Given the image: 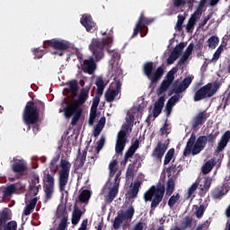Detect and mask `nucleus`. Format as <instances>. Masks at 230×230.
Masks as SVG:
<instances>
[{"instance_id": "obj_1", "label": "nucleus", "mask_w": 230, "mask_h": 230, "mask_svg": "<svg viewBox=\"0 0 230 230\" xmlns=\"http://www.w3.org/2000/svg\"><path fill=\"white\" fill-rule=\"evenodd\" d=\"M173 191H175V181H173L172 178H169L166 188L164 183L158 181L156 186L152 185L149 190L145 192L144 199L146 202H151V209H155V208L163 202L164 192L166 197H172Z\"/></svg>"}, {"instance_id": "obj_2", "label": "nucleus", "mask_w": 230, "mask_h": 230, "mask_svg": "<svg viewBox=\"0 0 230 230\" xmlns=\"http://www.w3.org/2000/svg\"><path fill=\"white\" fill-rule=\"evenodd\" d=\"M89 91H91V85L85 86L81 89L79 96L75 102H66V106L64 108L65 118L69 119L72 116L71 125H76L82 118V108L81 105H84L89 98Z\"/></svg>"}, {"instance_id": "obj_3", "label": "nucleus", "mask_w": 230, "mask_h": 230, "mask_svg": "<svg viewBox=\"0 0 230 230\" xmlns=\"http://www.w3.org/2000/svg\"><path fill=\"white\" fill-rule=\"evenodd\" d=\"M59 163V170L58 165H57V163ZM49 168L51 173L57 174V172H58V188L59 191L63 193V191H66V186H67V182H69V173L71 172V163L67 159H61L60 160V155H57L52 158L49 164Z\"/></svg>"}, {"instance_id": "obj_4", "label": "nucleus", "mask_w": 230, "mask_h": 230, "mask_svg": "<svg viewBox=\"0 0 230 230\" xmlns=\"http://www.w3.org/2000/svg\"><path fill=\"white\" fill-rule=\"evenodd\" d=\"M46 112V104L42 101H29L22 113V120L25 125H35L39 123L40 116H44Z\"/></svg>"}, {"instance_id": "obj_5", "label": "nucleus", "mask_w": 230, "mask_h": 230, "mask_svg": "<svg viewBox=\"0 0 230 230\" xmlns=\"http://www.w3.org/2000/svg\"><path fill=\"white\" fill-rule=\"evenodd\" d=\"M206 145H208V137L206 136H200L197 138L195 133H192L183 150V156L188 157L190 154L199 155L206 148Z\"/></svg>"}, {"instance_id": "obj_6", "label": "nucleus", "mask_w": 230, "mask_h": 230, "mask_svg": "<svg viewBox=\"0 0 230 230\" xmlns=\"http://www.w3.org/2000/svg\"><path fill=\"white\" fill-rule=\"evenodd\" d=\"M220 85H222V84H220L218 81H216L214 83H208L200 87L194 93V102H200L202 100H206V98H212V96L217 94V91L220 89Z\"/></svg>"}, {"instance_id": "obj_7", "label": "nucleus", "mask_w": 230, "mask_h": 230, "mask_svg": "<svg viewBox=\"0 0 230 230\" xmlns=\"http://www.w3.org/2000/svg\"><path fill=\"white\" fill-rule=\"evenodd\" d=\"M109 44H112V38L111 37L102 40L93 38L92 40L89 45V49L93 52V57H95V60L100 61L103 58V49H105Z\"/></svg>"}, {"instance_id": "obj_8", "label": "nucleus", "mask_w": 230, "mask_h": 230, "mask_svg": "<svg viewBox=\"0 0 230 230\" xmlns=\"http://www.w3.org/2000/svg\"><path fill=\"white\" fill-rule=\"evenodd\" d=\"M152 22H154V19L146 18L145 16V11H142L134 28L132 37H137L139 33L142 35V37L146 36V34L148 33L147 26H150Z\"/></svg>"}, {"instance_id": "obj_9", "label": "nucleus", "mask_w": 230, "mask_h": 230, "mask_svg": "<svg viewBox=\"0 0 230 230\" xmlns=\"http://www.w3.org/2000/svg\"><path fill=\"white\" fill-rule=\"evenodd\" d=\"M55 175L53 173L49 172H45L43 181H44V185H43V190L45 193V199L51 200L53 198V193H55Z\"/></svg>"}, {"instance_id": "obj_10", "label": "nucleus", "mask_w": 230, "mask_h": 230, "mask_svg": "<svg viewBox=\"0 0 230 230\" xmlns=\"http://www.w3.org/2000/svg\"><path fill=\"white\" fill-rule=\"evenodd\" d=\"M179 71V68L177 66L172 67L166 75L165 79L163 80L160 86L156 90V94L158 96H161V94H164V93H166L168 89H170V85L173 84V81L175 80V75Z\"/></svg>"}, {"instance_id": "obj_11", "label": "nucleus", "mask_w": 230, "mask_h": 230, "mask_svg": "<svg viewBox=\"0 0 230 230\" xmlns=\"http://www.w3.org/2000/svg\"><path fill=\"white\" fill-rule=\"evenodd\" d=\"M133 124H129L128 123L125 126V129L119 131L118 133V137H117V142H116V146H115V152L116 154H121V152H123V150H125V146L127 145V132H132V128Z\"/></svg>"}, {"instance_id": "obj_12", "label": "nucleus", "mask_w": 230, "mask_h": 230, "mask_svg": "<svg viewBox=\"0 0 230 230\" xmlns=\"http://www.w3.org/2000/svg\"><path fill=\"white\" fill-rule=\"evenodd\" d=\"M135 212L134 207H130L126 211L118 213L113 221V229H119L121 227V224H123L125 220H132Z\"/></svg>"}, {"instance_id": "obj_13", "label": "nucleus", "mask_w": 230, "mask_h": 230, "mask_svg": "<svg viewBox=\"0 0 230 230\" xmlns=\"http://www.w3.org/2000/svg\"><path fill=\"white\" fill-rule=\"evenodd\" d=\"M121 93V81L116 80L105 93V100L108 103H112L116 96Z\"/></svg>"}, {"instance_id": "obj_14", "label": "nucleus", "mask_w": 230, "mask_h": 230, "mask_svg": "<svg viewBox=\"0 0 230 230\" xmlns=\"http://www.w3.org/2000/svg\"><path fill=\"white\" fill-rule=\"evenodd\" d=\"M11 170L13 173H18V179H21L24 175V172L28 170V164L24 159L13 158V164H11Z\"/></svg>"}, {"instance_id": "obj_15", "label": "nucleus", "mask_w": 230, "mask_h": 230, "mask_svg": "<svg viewBox=\"0 0 230 230\" xmlns=\"http://www.w3.org/2000/svg\"><path fill=\"white\" fill-rule=\"evenodd\" d=\"M46 44L58 51H67V49L69 48V42L57 39L49 40L44 42V46H46Z\"/></svg>"}, {"instance_id": "obj_16", "label": "nucleus", "mask_w": 230, "mask_h": 230, "mask_svg": "<svg viewBox=\"0 0 230 230\" xmlns=\"http://www.w3.org/2000/svg\"><path fill=\"white\" fill-rule=\"evenodd\" d=\"M166 150H168V146L165 143L158 142L155 149L152 153V157L155 159V161H161L163 160V157H164V154H166Z\"/></svg>"}, {"instance_id": "obj_17", "label": "nucleus", "mask_w": 230, "mask_h": 230, "mask_svg": "<svg viewBox=\"0 0 230 230\" xmlns=\"http://www.w3.org/2000/svg\"><path fill=\"white\" fill-rule=\"evenodd\" d=\"M191 82H193V78L188 76L185 77L178 86H174L172 91L176 96H181L180 94H182V93H184V91H186L188 87L191 85Z\"/></svg>"}, {"instance_id": "obj_18", "label": "nucleus", "mask_w": 230, "mask_h": 230, "mask_svg": "<svg viewBox=\"0 0 230 230\" xmlns=\"http://www.w3.org/2000/svg\"><path fill=\"white\" fill-rule=\"evenodd\" d=\"M82 70L88 75H94V71H96L94 58L91 57L88 59H84L82 65Z\"/></svg>"}, {"instance_id": "obj_19", "label": "nucleus", "mask_w": 230, "mask_h": 230, "mask_svg": "<svg viewBox=\"0 0 230 230\" xmlns=\"http://www.w3.org/2000/svg\"><path fill=\"white\" fill-rule=\"evenodd\" d=\"M229 188L228 183H223L222 186L216 187L212 191V197L216 199H221L229 193Z\"/></svg>"}, {"instance_id": "obj_20", "label": "nucleus", "mask_w": 230, "mask_h": 230, "mask_svg": "<svg viewBox=\"0 0 230 230\" xmlns=\"http://www.w3.org/2000/svg\"><path fill=\"white\" fill-rule=\"evenodd\" d=\"M164 102H166V98L164 96H161L155 102V106L153 109V117L158 118L159 115L163 112V109L164 108Z\"/></svg>"}, {"instance_id": "obj_21", "label": "nucleus", "mask_w": 230, "mask_h": 230, "mask_svg": "<svg viewBox=\"0 0 230 230\" xmlns=\"http://www.w3.org/2000/svg\"><path fill=\"white\" fill-rule=\"evenodd\" d=\"M229 141H230V131L227 130L221 137V138L217 144L216 152L217 154H220V152H223V150L226 148V146H227V143H229Z\"/></svg>"}, {"instance_id": "obj_22", "label": "nucleus", "mask_w": 230, "mask_h": 230, "mask_svg": "<svg viewBox=\"0 0 230 230\" xmlns=\"http://www.w3.org/2000/svg\"><path fill=\"white\" fill-rule=\"evenodd\" d=\"M82 26L85 27L86 31H91L96 23L93 21V16L90 14H84L80 21Z\"/></svg>"}, {"instance_id": "obj_23", "label": "nucleus", "mask_w": 230, "mask_h": 230, "mask_svg": "<svg viewBox=\"0 0 230 230\" xmlns=\"http://www.w3.org/2000/svg\"><path fill=\"white\" fill-rule=\"evenodd\" d=\"M208 119V116L206 111H201L197 114V116L194 118L193 123H192V128L195 130L200 127L203 123H206V120Z\"/></svg>"}, {"instance_id": "obj_24", "label": "nucleus", "mask_w": 230, "mask_h": 230, "mask_svg": "<svg viewBox=\"0 0 230 230\" xmlns=\"http://www.w3.org/2000/svg\"><path fill=\"white\" fill-rule=\"evenodd\" d=\"M164 75V68H163V66H158L157 69L153 74H151V76L147 78H149V80H151V84H157V81L160 78H163Z\"/></svg>"}, {"instance_id": "obj_25", "label": "nucleus", "mask_w": 230, "mask_h": 230, "mask_svg": "<svg viewBox=\"0 0 230 230\" xmlns=\"http://www.w3.org/2000/svg\"><path fill=\"white\" fill-rule=\"evenodd\" d=\"M106 121H107V119H105V117H102L99 119L98 123L96 124V126L93 128V135L94 137H98V136H100V134H102V130H103Z\"/></svg>"}, {"instance_id": "obj_26", "label": "nucleus", "mask_w": 230, "mask_h": 230, "mask_svg": "<svg viewBox=\"0 0 230 230\" xmlns=\"http://www.w3.org/2000/svg\"><path fill=\"white\" fill-rule=\"evenodd\" d=\"M95 85L97 87L96 94H98V96H102L103 94V91H105V86L107 85V84H105V81H103L102 76H98L96 78Z\"/></svg>"}, {"instance_id": "obj_27", "label": "nucleus", "mask_w": 230, "mask_h": 230, "mask_svg": "<svg viewBox=\"0 0 230 230\" xmlns=\"http://www.w3.org/2000/svg\"><path fill=\"white\" fill-rule=\"evenodd\" d=\"M82 215H84L82 210L78 207L75 206L74 211L72 213L73 226H76L78 224V222H80V218H82Z\"/></svg>"}, {"instance_id": "obj_28", "label": "nucleus", "mask_w": 230, "mask_h": 230, "mask_svg": "<svg viewBox=\"0 0 230 230\" xmlns=\"http://www.w3.org/2000/svg\"><path fill=\"white\" fill-rule=\"evenodd\" d=\"M57 218H59V220H64V218L67 219V209L66 208V206L59 205L57 209L56 213Z\"/></svg>"}, {"instance_id": "obj_29", "label": "nucleus", "mask_w": 230, "mask_h": 230, "mask_svg": "<svg viewBox=\"0 0 230 230\" xmlns=\"http://www.w3.org/2000/svg\"><path fill=\"white\" fill-rule=\"evenodd\" d=\"M119 190V186L118 185H113L112 188L110 190L108 198H107V202L109 204H111V202H112V200L116 199Z\"/></svg>"}, {"instance_id": "obj_30", "label": "nucleus", "mask_w": 230, "mask_h": 230, "mask_svg": "<svg viewBox=\"0 0 230 230\" xmlns=\"http://www.w3.org/2000/svg\"><path fill=\"white\" fill-rule=\"evenodd\" d=\"M141 187V182L137 181L134 182L132 189L129 191V199H136L139 193V188Z\"/></svg>"}, {"instance_id": "obj_31", "label": "nucleus", "mask_w": 230, "mask_h": 230, "mask_svg": "<svg viewBox=\"0 0 230 230\" xmlns=\"http://www.w3.org/2000/svg\"><path fill=\"white\" fill-rule=\"evenodd\" d=\"M215 164H217V163L215 162V160L211 159L208 160L205 165L202 168V173L204 175H208V173H209V172H211V170H213Z\"/></svg>"}, {"instance_id": "obj_32", "label": "nucleus", "mask_w": 230, "mask_h": 230, "mask_svg": "<svg viewBox=\"0 0 230 230\" xmlns=\"http://www.w3.org/2000/svg\"><path fill=\"white\" fill-rule=\"evenodd\" d=\"M134 154H136V151L128 147V151L125 153L124 160L120 164H122V166H127V163H128V161L134 157Z\"/></svg>"}, {"instance_id": "obj_33", "label": "nucleus", "mask_w": 230, "mask_h": 230, "mask_svg": "<svg viewBox=\"0 0 230 230\" xmlns=\"http://www.w3.org/2000/svg\"><path fill=\"white\" fill-rule=\"evenodd\" d=\"M200 192L202 195H206L207 191H209V188H211V178H206L204 181V184L199 185Z\"/></svg>"}, {"instance_id": "obj_34", "label": "nucleus", "mask_w": 230, "mask_h": 230, "mask_svg": "<svg viewBox=\"0 0 230 230\" xmlns=\"http://www.w3.org/2000/svg\"><path fill=\"white\" fill-rule=\"evenodd\" d=\"M152 71H154V62H146L144 65V74L147 78L152 76Z\"/></svg>"}, {"instance_id": "obj_35", "label": "nucleus", "mask_w": 230, "mask_h": 230, "mask_svg": "<svg viewBox=\"0 0 230 230\" xmlns=\"http://www.w3.org/2000/svg\"><path fill=\"white\" fill-rule=\"evenodd\" d=\"M207 42L210 49H215L218 46V42H220V39L217 36H211Z\"/></svg>"}, {"instance_id": "obj_36", "label": "nucleus", "mask_w": 230, "mask_h": 230, "mask_svg": "<svg viewBox=\"0 0 230 230\" xmlns=\"http://www.w3.org/2000/svg\"><path fill=\"white\" fill-rule=\"evenodd\" d=\"M174 156H175V149L173 148L169 149L164 156V165L166 166V164H170V162L173 159Z\"/></svg>"}, {"instance_id": "obj_37", "label": "nucleus", "mask_w": 230, "mask_h": 230, "mask_svg": "<svg viewBox=\"0 0 230 230\" xmlns=\"http://www.w3.org/2000/svg\"><path fill=\"white\" fill-rule=\"evenodd\" d=\"M84 164H85L84 162H80L78 160H76L74 164L75 172L78 174V179H80V177H82L84 173H85V172L80 171L81 168H84Z\"/></svg>"}, {"instance_id": "obj_38", "label": "nucleus", "mask_w": 230, "mask_h": 230, "mask_svg": "<svg viewBox=\"0 0 230 230\" xmlns=\"http://www.w3.org/2000/svg\"><path fill=\"white\" fill-rule=\"evenodd\" d=\"M89 199H91V190H84L79 195V202H89Z\"/></svg>"}, {"instance_id": "obj_39", "label": "nucleus", "mask_w": 230, "mask_h": 230, "mask_svg": "<svg viewBox=\"0 0 230 230\" xmlns=\"http://www.w3.org/2000/svg\"><path fill=\"white\" fill-rule=\"evenodd\" d=\"M219 134H220V131H218V129L212 130V132L208 136H206L207 143H210V144L215 143V141H217V137H218Z\"/></svg>"}, {"instance_id": "obj_40", "label": "nucleus", "mask_w": 230, "mask_h": 230, "mask_svg": "<svg viewBox=\"0 0 230 230\" xmlns=\"http://www.w3.org/2000/svg\"><path fill=\"white\" fill-rule=\"evenodd\" d=\"M229 103H230V93L229 92H225L224 97L222 99L221 104L218 107V109H221L222 107V109L225 111L226 107L229 105Z\"/></svg>"}, {"instance_id": "obj_41", "label": "nucleus", "mask_w": 230, "mask_h": 230, "mask_svg": "<svg viewBox=\"0 0 230 230\" xmlns=\"http://www.w3.org/2000/svg\"><path fill=\"white\" fill-rule=\"evenodd\" d=\"M97 112H98L97 108H91L90 116H89V119H88V124L90 125V127H93L94 125V120L96 119Z\"/></svg>"}, {"instance_id": "obj_42", "label": "nucleus", "mask_w": 230, "mask_h": 230, "mask_svg": "<svg viewBox=\"0 0 230 230\" xmlns=\"http://www.w3.org/2000/svg\"><path fill=\"white\" fill-rule=\"evenodd\" d=\"M179 200H181V194L176 193V194H173L172 196H171L167 204H168L169 208H173V206H175V204H177V202H179Z\"/></svg>"}, {"instance_id": "obj_43", "label": "nucleus", "mask_w": 230, "mask_h": 230, "mask_svg": "<svg viewBox=\"0 0 230 230\" xmlns=\"http://www.w3.org/2000/svg\"><path fill=\"white\" fill-rule=\"evenodd\" d=\"M184 21H186V17H184L182 14H179L175 26V30H177V31H182V24H184Z\"/></svg>"}, {"instance_id": "obj_44", "label": "nucleus", "mask_w": 230, "mask_h": 230, "mask_svg": "<svg viewBox=\"0 0 230 230\" xmlns=\"http://www.w3.org/2000/svg\"><path fill=\"white\" fill-rule=\"evenodd\" d=\"M181 225H182L183 229H188V227H191V226L193 225V217H191L190 216H186L183 218Z\"/></svg>"}, {"instance_id": "obj_45", "label": "nucleus", "mask_w": 230, "mask_h": 230, "mask_svg": "<svg viewBox=\"0 0 230 230\" xmlns=\"http://www.w3.org/2000/svg\"><path fill=\"white\" fill-rule=\"evenodd\" d=\"M69 90L72 94H76L78 93V82L76 80H72L68 83Z\"/></svg>"}, {"instance_id": "obj_46", "label": "nucleus", "mask_w": 230, "mask_h": 230, "mask_svg": "<svg viewBox=\"0 0 230 230\" xmlns=\"http://www.w3.org/2000/svg\"><path fill=\"white\" fill-rule=\"evenodd\" d=\"M168 134H170V124H168V119H166L160 128V136H168Z\"/></svg>"}, {"instance_id": "obj_47", "label": "nucleus", "mask_w": 230, "mask_h": 230, "mask_svg": "<svg viewBox=\"0 0 230 230\" xmlns=\"http://www.w3.org/2000/svg\"><path fill=\"white\" fill-rule=\"evenodd\" d=\"M15 193V184L7 186L4 191V197H11Z\"/></svg>"}, {"instance_id": "obj_48", "label": "nucleus", "mask_w": 230, "mask_h": 230, "mask_svg": "<svg viewBox=\"0 0 230 230\" xmlns=\"http://www.w3.org/2000/svg\"><path fill=\"white\" fill-rule=\"evenodd\" d=\"M6 222H8V212L4 210L0 212V227L6 226Z\"/></svg>"}, {"instance_id": "obj_49", "label": "nucleus", "mask_w": 230, "mask_h": 230, "mask_svg": "<svg viewBox=\"0 0 230 230\" xmlns=\"http://www.w3.org/2000/svg\"><path fill=\"white\" fill-rule=\"evenodd\" d=\"M87 150H88V148L85 147L84 150L82 153H80V149H78V155H77L76 161L85 163V161L87 159Z\"/></svg>"}, {"instance_id": "obj_50", "label": "nucleus", "mask_w": 230, "mask_h": 230, "mask_svg": "<svg viewBox=\"0 0 230 230\" xmlns=\"http://www.w3.org/2000/svg\"><path fill=\"white\" fill-rule=\"evenodd\" d=\"M184 48H186V43L181 42L175 46V48L172 49V53H176V55L181 57V52L182 51V49H184Z\"/></svg>"}, {"instance_id": "obj_51", "label": "nucleus", "mask_w": 230, "mask_h": 230, "mask_svg": "<svg viewBox=\"0 0 230 230\" xmlns=\"http://www.w3.org/2000/svg\"><path fill=\"white\" fill-rule=\"evenodd\" d=\"M39 182H40V177L39 176V174H33L32 175V179L31 181V184H30V188H35L39 185Z\"/></svg>"}, {"instance_id": "obj_52", "label": "nucleus", "mask_w": 230, "mask_h": 230, "mask_svg": "<svg viewBox=\"0 0 230 230\" xmlns=\"http://www.w3.org/2000/svg\"><path fill=\"white\" fill-rule=\"evenodd\" d=\"M4 230H17V221H10L4 226Z\"/></svg>"}, {"instance_id": "obj_53", "label": "nucleus", "mask_w": 230, "mask_h": 230, "mask_svg": "<svg viewBox=\"0 0 230 230\" xmlns=\"http://www.w3.org/2000/svg\"><path fill=\"white\" fill-rule=\"evenodd\" d=\"M179 100H181V95H173L168 100L167 105H170L171 107H175V104L177 103V102H179Z\"/></svg>"}, {"instance_id": "obj_54", "label": "nucleus", "mask_w": 230, "mask_h": 230, "mask_svg": "<svg viewBox=\"0 0 230 230\" xmlns=\"http://www.w3.org/2000/svg\"><path fill=\"white\" fill-rule=\"evenodd\" d=\"M177 58H179V55L176 54V52L172 51L167 58V64L169 66H172V64H173V62H175V60H177Z\"/></svg>"}, {"instance_id": "obj_55", "label": "nucleus", "mask_w": 230, "mask_h": 230, "mask_svg": "<svg viewBox=\"0 0 230 230\" xmlns=\"http://www.w3.org/2000/svg\"><path fill=\"white\" fill-rule=\"evenodd\" d=\"M204 213H206V208L204 205H199V207L196 209L195 215L198 218L204 217Z\"/></svg>"}, {"instance_id": "obj_56", "label": "nucleus", "mask_w": 230, "mask_h": 230, "mask_svg": "<svg viewBox=\"0 0 230 230\" xmlns=\"http://www.w3.org/2000/svg\"><path fill=\"white\" fill-rule=\"evenodd\" d=\"M223 51H224V45H220L213 55V60H216V61L218 60Z\"/></svg>"}, {"instance_id": "obj_57", "label": "nucleus", "mask_w": 230, "mask_h": 230, "mask_svg": "<svg viewBox=\"0 0 230 230\" xmlns=\"http://www.w3.org/2000/svg\"><path fill=\"white\" fill-rule=\"evenodd\" d=\"M100 98H102V95H98V93H96V96L93 100V104L91 108L98 109V105H100Z\"/></svg>"}, {"instance_id": "obj_58", "label": "nucleus", "mask_w": 230, "mask_h": 230, "mask_svg": "<svg viewBox=\"0 0 230 230\" xmlns=\"http://www.w3.org/2000/svg\"><path fill=\"white\" fill-rule=\"evenodd\" d=\"M33 55L35 58H42V57H44V50L40 49H34Z\"/></svg>"}, {"instance_id": "obj_59", "label": "nucleus", "mask_w": 230, "mask_h": 230, "mask_svg": "<svg viewBox=\"0 0 230 230\" xmlns=\"http://www.w3.org/2000/svg\"><path fill=\"white\" fill-rule=\"evenodd\" d=\"M197 188H199V183L194 182L188 190V196L191 197V195H193L195 191H197Z\"/></svg>"}, {"instance_id": "obj_60", "label": "nucleus", "mask_w": 230, "mask_h": 230, "mask_svg": "<svg viewBox=\"0 0 230 230\" xmlns=\"http://www.w3.org/2000/svg\"><path fill=\"white\" fill-rule=\"evenodd\" d=\"M188 4V0H173V6L179 8V6H184Z\"/></svg>"}, {"instance_id": "obj_61", "label": "nucleus", "mask_w": 230, "mask_h": 230, "mask_svg": "<svg viewBox=\"0 0 230 230\" xmlns=\"http://www.w3.org/2000/svg\"><path fill=\"white\" fill-rule=\"evenodd\" d=\"M105 145V137H102L101 139L97 142V154L100 152V150H102V148H103Z\"/></svg>"}, {"instance_id": "obj_62", "label": "nucleus", "mask_w": 230, "mask_h": 230, "mask_svg": "<svg viewBox=\"0 0 230 230\" xmlns=\"http://www.w3.org/2000/svg\"><path fill=\"white\" fill-rule=\"evenodd\" d=\"M193 48H195V44H193V42L190 43L185 50L184 55L186 57H190L191 53H193Z\"/></svg>"}, {"instance_id": "obj_63", "label": "nucleus", "mask_w": 230, "mask_h": 230, "mask_svg": "<svg viewBox=\"0 0 230 230\" xmlns=\"http://www.w3.org/2000/svg\"><path fill=\"white\" fill-rule=\"evenodd\" d=\"M66 229H67V219L64 218V219H61L58 225V230H66Z\"/></svg>"}, {"instance_id": "obj_64", "label": "nucleus", "mask_w": 230, "mask_h": 230, "mask_svg": "<svg viewBox=\"0 0 230 230\" xmlns=\"http://www.w3.org/2000/svg\"><path fill=\"white\" fill-rule=\"evenodd\" d=\"M146 223L144 222H138L135 226L133 230H146Z\"/></svg>"}]
</instances>
